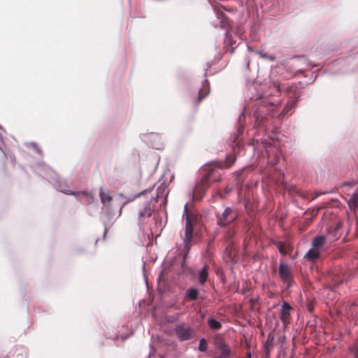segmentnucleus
I'll return each mask as SVG.
<instances>
[{"mask_svg": "<svg viewBox=\"0 0 358 358\" xmlns=\"http://www.w3.org/2000/svg\"><path fill=\"white\" fill-rule=\"evenodd\" d=\"M326 240L324 236H315L312 241V248L306 253V257L310 261L316 260L320 257Z\"/></svg>", "mask_w": 358, "mask_h": 358, "instance_id": "f257e3e1", "label": "nucleus"}, {"mask_svg": "<svg viewBox=\"0 0 358 358\" xmlns=\"http://www.w3.org/2000/svg\"><path fill=\"white\" fill-rule=\"evenodd\" d=\"M194 233V223L191 220L189 215H187L185 218V237H184V247L185 249H189V243L192 239Z\"/></svg>", "mask_w": 358, "mask_h": 358, "instance_id": "f03ea898", "label": "nucleus"}, {"mask_svg": "<svg viewBox=\"0 0 358 358\" xmlns=\"http://www.w3.org/2000/svg\"><path fill=\"white\" fill-rule=\"evenodd\" d=\"M175 331L179 340L182 341L190 340L194 335L193 329L183 324L177 325Z\"/></svg>", "mask_w": 358, "mask_h": 358, "instance_id": "7ed1b4c3", "label": "nucleus"}, {"mask_svg": "<svg viewBox=\"0 0 358 358\" xmlns=\"http://www.w3.org/2000/svg\"><path fill=\"white\" fill-rule=\"evenodd\" d=\"M279 275L282 281L287 285V287H290L292 280V274L288 264L285 263L280 264Z\"/></svg>", "mask_w": 358, "mask_h": 358, "instance_id": "20e7f679", "label": "nucleus"}, {"mask_svg": "<svg viewBox=\"0 0 358 358\" xmlns=\"http://www.w3.org/2000/svg\"><path fill=\"white\" fill-rule=\"evenodd\" d=\"M236 217V213L231 208H226L221 217L218 218L217 224L220 226L225 227L231 223Z\"/></svg>", "mask_w": 358, "mask_h": 358, "instance_id": "39448f33", "label": "nucleus"}, {"mask_svg": "<svg viewBox=\"0 0 358 358\" xmlns=\"http://www.w3.org/2000/svg\"><path fill=\"white\" fill-rule=\"evenodd\" d=\"M99 196L104 206H108L112 201V196L109 191L104 189L103 187H101L99 189Z\"/></svg>", "mask_w": 358, "mask_h": 358, "instance_id": "423d86ee", "label": "nucleus"}, {"mask_svg": "<svg viewBox=\"0 0 358 358\" xmlns=\"http://www.w3.org/2000/svg\"><path fill=\"white\" fill-rule=\"evenodd\" d=\"M152 212V210L150 207V200H149L144 203L143 209L139 210L138 217L140 219H144L145 217H150Z\"/></svg>", "mask_w": 358, "mask_h": 358, "instance_id": "0eeeda50", "label": "nucleus"}, {"mask_svg": "<svg viewBox=\"0 0 358 358\" xmlns=\"http://www.w3.org/2000/svg\"><path fill=\"white\" fill-rule=\"evenodd\" d=\"M291 306L286 301H284L280 310V319L282 321L285 322L290 315Z\"/></svg>", "mask_w": 358, "mask_h": 358, "instance_id": "6e6552de", "label": "nucleus"}, {"mask_svg": "<svg viewBox=\"0 0 358 358\" xmlns=\"http://www.w3.org/2000/svg\"><path fill=\"white\" fill-rule=\"evenodd\" d=\"M342 225H343V222L341 221H340V220H338L335 223V225L334 227V229L331 230V229H330L329 230V235L332 234V237L331 238V241L336 240V239H338L340 237L341 234L339 233V230L342 227Z\"/></svg>", "mask_w": 358, "mask_h": 358, "instance_id": "1a4fd4ad", "label": "nucleus"}, {"mask_svg": "<svg viewBox=\"0 0 358 358\" xmlns=\"http://www.w3.org/2000/svg\"><path fill=\"white\" fill-rule=\"evenodd\" d=\"M208 278V266L206 264L200 270L199 273V281L201 285L204 284Z\"/></svg>", "mask_w": 358, "mask_h": 358, "instance_id": "9d476101", "label": "nucleus"}, {"mask_svg": "<svg viewBox=\"0 0 358 358\" xmlns=\"http://www.w3.org/2000/svg\"><path fill=\"white\" fill-rule=\"evenodd\" d=\"M199 296V290L194 287H189L186 292L185 298L188 300H196Z\"/></svg>", "mask_w": 358, "mask_h": 358, "instance_id": "9b49d317", "label": "nucleus"}, {"mask_svg": "<svg viewBox=\"0 0 358 358\" xmlns=\"http://www.w3.org/2000/svg\"><path fill=\"white\" fill-rule=\"evenodd\" d=\"M348 205L351 210H356L358 208V192L353 193L351 196Z\"/></svg>", "mask_w": 358, "mask_h": 358, "instance_id": "f8f14e48", "label": "nucleus"}, {"mask_svg": "<svg viewBox=\"0 0 358 358\" xmlns=\"http://www.w3.org/2000/svg\"><path fill=\"white\" fill-rule=\"evenodd\" d=\"M218 348L221 351V354H220V357H222V358H227L230 353H231V350L229 349V348L225 344V343H221L219 346H218Z\"/></svg>", "mask_w": 358, "mask_h": 358, "instance_id": "ddd939ff", "label": "nucleus"}, {"mask_svg": "<svg viewBox=\"0 0 358 358\" xmlns=\"http://www.w3.org/2000/svg\"><path fill=\"white\" fill-rule=\"evenodd\" d=\"M208 324L213 330H219L221 328V323L213 318H209L208 320Z\"/></svg>", "mask_w": 358, "mask_h": 358, "instance_id": "4468645a", "label": "nucleus"}, {"mask_svg": "<svg viewBox=\"0 0 358 358\" xmlns=\"http://www.w3.org/2000/svg\"><path fill=\"white\" fill-rule=\"evenodd\" d=\"M207 341L205 338H202L199 341V350L201 352H205L207 350Z\"/></svg>", "mask_w": 358, "mask_h": 358, "instance_id": "2eb2a0df", "label": "nucleus"}, {"mask_svg": "<svg viewBox=\"0 0 358 358\" xmlns=\"http://www.w3.org/2000/svg\"><path fill=\"white\" fill-rule=\"evenodd\" d=\"M209 92L208 87L203 85V87L199 91V98L203 99L206 97V96L208 94Z\"/></svg>", "mask_w": 358, "mask_h": 358, "instance_id": "dca6fc26", "label": "nucleus"}, {"mask_svg": "<svg viewBox=\"0 0 358 358\" xmlns=\"http://www.w3.org/2000/svg\"><path fill=\"white\" fill-rule=\"evenodd\" d=\"M278 248L280 254L286 255L287 253V247L282 243H278Z\"/></svg>", "mask_w": 358, "mask_h": 358, "instance_id": "f3484780", "label": "nucleus"}, {"mask_svg": "<svg viewBox=\"0 0 358 358\" xmlns=\"http://www.w3.org/2000/svg\"><path fill=\"white\" fill-rule=\"evenodd\" d=\"M83 196H84L86 199V202H90L91 200H93L92 196H91L90 194L87 192H83L82 193Z\"/></svg>", "mask_w": 358, "mask_h": 358, "instance_id": "a211bd4d", "label": "nucleus"}, {"mask_svg": "<svg viewBox=\"0 0 358 358\" xmlns=\"http://www.w3.org/2000/svg\"><path fill=\"white\" fill-rule=\"evenodd\" d=\"M259 55L262 56V57L263 58H266V59H268L271 61H273L274 60V58L273 57H269L268 56L266 53H263L262 52H259Z\"/></svg>", "mask_w": 358, "mask_h": 358, "instance_id": "6ab92c4d", "label": "nucleus"}, {"mask_svg": "<svg viewBox=\"0 0 358 358\" xmlns=\"http://www.w3.org/2000/svg\"><path fill=\"white\" fill-rule=\"evenodd\" d=\"M184 213L186 214V216L189 215L188 211H187V203L184 206Z\"/></svg>", "mask_w": 358, "mask_h": 358, "instance_id": "aec40b11", "label": "nucleus"}, {"mask_svg": "<svg viewBox=\"0 0 358 358\" xmlns=\"http://www.w3.org/2000/svg\"><path fill=\"white\" fill-rule=\"evenodd\" d=\"M355 358H358V348L356 349L355 352Z\"/></svg>", "mask_w": 358, "mask_h": 358, "instance_id": "412c9836", "label": "nucleus"}, {"mask_svg": "<svg viewBox=\"0 0 358 358\" xmlns=\"http://www.w3.org/2000/svg\"><path fill=\"white\" fill-rule=\"evenodd\" d=\"M247 358H251V353L250 352L247 353Z\"/></svg>", "mask_w": 358, "mask_h": 358, "instance_id": "4be33fe9", "label": "nucleus"}, {"mask_svg": "<svg viewBox=\"0 0 358 358\" xmlns=\"http://www.w3.org/2000/svg\"><path fill=\"white\" fill-rule=\"evenodd\" d=\"M138 196H139V194H138V195H137V196H133V197H132V199H130V201H133L134 199H136V197H138Z\"/></svg>", "mask_w": 358, "mask_h": 358, "instance_id": "5701e85b", "label": "nucleus"}, {"mask_svg": "<svg viewBox=\"0 0 358 358\" xmlns=\"http://www.w3.org/2000/svg\"><path fill=\"white\" fill-rule=\"evenodd\" d=\"M67 194H73V195H76V193H75V192H70V193H67Z\"/></svg>", "mask_w": 358, "mask_h": 358, "instance_id": "b1692460", "label": "nucleus"}, {"mask_svg": "<svg viewBox=\"0 0 358 358\" xmlns=\"http://www.w3.org/2000/svg\"><path fill=\"white\" fill-rule=\"evenodd\" d=\"M122 208H123V206H122L120 207V213H121V211H122Z\"/></svg>", "mask_w": 358, "mask_h": 358, "instance_id": "393cba45", "label": "nucleus"}, {"mask_svg": "<svg viewBox=\"0 0 358 358\" xmlns=\"http://www.w3.org/2000/svg\"><path fill=\"white\" fill-rule=\"evenodd\" d=\"M161 358H163V357H161Z\"/></svg>", "mask_w": 358, "mask_h": 358, "instance_id": "a878e982", "label": "nucleus"}]
</instances>
